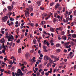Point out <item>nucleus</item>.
I'll use <instances>...</instances> for the list:
<instances>
[{
    "label": "nucleus",
    "mask_w": 76,
    "mask_h": 76,
    "mask_svg": "<svg viewBox=\"0 0 76 76\" xmlns=\"http://www.w3.org/2000/svg\"><path fill=\"white\" fill-rule=\"evenodd\" d=\"M27 71V69H25V70H24L23 71V73H26V71Z\"/></svg>",
    "instance_id": "nucleus-33"
},
{
    "label": "nucleus",
    "mask_w": 76,
    "mask_h": 76,
    "mask_svg": "<svg viewBox=\"0 0 76 76\" xmlns=\"http://www.w3.org/2000/svg\"><path fill=\"white\" fill-rule=\"evenodd\" d=\"M4 70V69H0V72H3Z\"/></svg>",
    "instance_id": "nucleus-37"
},
{
    "label": "nucleus",
    "mask_w": 76,
    "mask_h": 76,
    "mask_svg": "<svg viewBox=\"0 0 76 76\" xmlns=\"http://www.w3.org/2000/svg\"><path fill=\"white\" fill-rule=\"evenodd\" d=\"M10 20L11 21H13V20H14V19L13 18H10Z\"/></svg>",
    "instance_id": "nucleus-42"
},
{
    "label": "nucleus",
    "mask_w": 76,
    "mask_h": 76,
    "mask_svg": "<svg viewBox=\"0 0 76 76\" xmlns=\"http://www.w3.org/2000/svg\"><path fill=\"white\" fill-rule=\"evenodd\" d=\"M7 10V9H4L3 12H6V11Z\"/></svg>",
    "instance_id": "nucleus-55"
},
{
    "label": "nucleus",
    "mask_w": 76,
    "mask_h": 76,
    "mask_svg": "<svg viewBox=\"0 0 76 76\" xmlns=\"http://www.w3.org/2000/svg\"><path fill=\"white\" fill-rule=\"evenodd\" d=\"M50 57L51 58H57V57L56 56H55L53 55H51Z\"/></svg>",
    "instance_id": "nucleus-19"
},
{
    "label": "nucleus",
    "mask_w": 76,
    "mask_h": 76,
    "mask_svg": "<svg viewBox=\"0 0 76 76\" xmlns=\"http://www.w3.org/2000/svg\"><path fill=\"white\" fill-rule=\"evenodd\" d=\"M43 48H44V49H46L47 48V46H43Z\"/></svg>",
    "instance_id": "nucleus-50"
},
{
    "label": "nucleus",
    "mask_w": 76,
    "mask_h": 76,
    "mask_svg": "<svg viewBox=\"0 0 76 76\" xmlns=\"http://www.w3.org/2000/svg\"><path fill=\"white\" fill-rule=\"evenodd\" d=\"M68 20H69V17H67V18L66 19V20L67 22H68Z\"/></svg>",
    "instance_id": "nucleus-52"
},
{
    "label": "nucleus",
    "mask_w": 76,
    "mask_h": 76,
    "mask_svg": "<svg viewBox=\"0 0 76 76\" xmlns=\"http://www.w3.org/2000/svg\"><path fill=\"white\" fill-rule=\"evenodd\" d=\"M74 14L75 15V16H76V10H75L74 12Z\"/></svg>",
    "instance_id": "nucleus-64"
},
{
    "label": "nucleus",
    "mask_w": 76,
    "mask_h": 76,
    "mask_svg": "<svg viewBox=\"0 0 76 76\" xmlns=\"http://www.w3.org/2000/svg\"><path fill=\"white\" fill-rule=\"evenodd\" d=\"M70 44V42H68L67 43H65L64 44V46H68V45H69V44Z\"/></svg>",
    "instance_id": "nucleus-12"
},
{
    "label": "nucleus",
    "mask_w": 76,
    "mask_h": 76,
    "mask_svg": "<svg viewBox=\"0 0 76 76\" xmlns=\"http://www.w3.org/2000/svg\"><path fill=\"white\" fill-rule=\"evenodd\" d=\"M40 75V74L39 72H37V76H39Z\"/></svg>",
    "instance_id": "nucleus-46"
},
{
    "label": "nucleus",
    "mask_w": 76,
    "mask_h": 76,
    "mask_svg": "<svg viewBox=\"0 0 76 76\" xmlns=\"http://www.w3.org/2000/svg\"><path fill=\"white\" fill-rule=\"evenodd\" d=\"M60 51H61V50L60 49H57L56 50V53H59V52H60Z\"/></svg>",
    "instance_id": "nucleus-30"
},
{
    "label": "nucleus",
    "mask_w": 76,
    "mask_h": 76,
    "mask_svg": "<svg viewBox=\"0 0 76 76\" xmlns=\"http://www.w3.org/2000/svg\"><path fill=\"white\" fill-rule=\"evenodd\" d=\"M57 13H55L54 15V17H55V18H57Z\"/></svg>",
    "instance_id": "nucleus-34"
},
{
    "label": "nucleus",
    "mask_w": 76,
    "mask_h": 76,
    "mask_svg": "<svg viewBox=\"0 0 76 76\" xmlns=\"http://www.w3.org/2000/svg\"><path fill=\"white\" fill-rule=\"evenodd\" d=\"M34 23H31V26H34Z\"/></svg>",
    "instance_id": "nucleus-61"
},
{
    "label": "nucleus",
    "mask_w": 76,
    "mask_h": 76,
    "mask_svg": "<svg viewBox=\"0 0 76 76\" xmlns=\"http://www.w3.org/2000/svg\"><path fill=\"white\" fill-rule=\"evenodd\" d=\"M8 19V17L7 16H5L2 18V20L3 21V22H6L7 20Z\"/></svg>",
    "instance_id": "nucleus-4"
},
{
    "label": "nucleus",
    "mask_w": 76,
    "mask_h": 76,
    "mask_svg": "<svg viewBox=\"0 0 76 76\" xmlns=\"http://www.w3.org/2000/svg\"><path fill=\"white\" fill-rule=\"evenodd\" d=\"M18 52L19 53H21L22 52V50L21 48H20L18 50Z\"/></svg>",
    "instance_id": "nucleus-31"
},
{
    "label": "nucleus",
    "mask_w": 76,
    "mask_h": 76,
    "mask_svg": "<svg viewBox=\"0 0 76 76\" xmlns=\"http://www.w3.org/2000/svg\"><path fill=\"white\" fill-rule=\"evenodd\" d=\"M58 31H60V29H59V28H56L55 29V31H56V33H57V34H58Z\"/></svg>",
    "instance_id": "nucleus-17"
},
{
    "label": "nucleus",
    "mask_w": 76,
    "mask_h": 76,
    "mask_svg": "<svg viewBox=\"0 0 76 76\" xmlns=\"http://www.w3.org/2000/svg\"><path fill=\"white\" fill-rule=\"evenodd\" d=\"M5 50H6V49H4L3 50H2V53H5Z\"/></svg>",
    "instance_id": "nucleus-39"
},
{
    "label": "nucleus",
    "mask_w": 76,
    "mask_h": 76,
    "mask_svg": "<svg viewBox=\"0 0 76 76\" xmlns=\"http://www.w3.org/2000/svg\"><path fill=\"white\" fill-rule=\"evenodd\" d=\"M28 8H29V9H30V11H31V12L33 10V8H32V6L30 5L28 6Z\"/></svg>",
    "instance_id": "nucleus-16"
},
{
    "label": "nucleus",
    "mask_w": 76,
    "mask_h": 76,
    "mask_svg": "<svg viewBox=\"0 0 76 76\" xmlns=\"http://www.w3.org/2000/svg\"><path fill=\"white\" fill-rule=\"evenodd\" d=\"M42 69H40L39 71V73H41V72H42Z\"/></svg>",
    "instance_id": "nucleus-47"
},
{
    "label": "nucleus",
    "mask_w": 76,
    "mask_h": 76,
    "mask_svg": "<svg viewBox=\"0 0 76 76\" xmlns=\"http://www.w3.org/2000/svg\"><path fill=\"white\" fill-rule=\"evenodd\" d=\"M47 13H44L42 15V18H43V19H44V16H45H45H47Z\"/></svg>",
    "instance_id": "nucleus-18"
},
{
    "label": "nucleus",
    "mask_w": 76,
    "mask_h": 76,
    "mask_svg": "<svg viewBox=\"0 0 76 76\" xmlns=\"http://www.w3.org/2000/svg\"><path fill=\"white\" fill-rule=\"evenodd\" d=\"M75 21H74V23L75 24H76V19H75Z\"/></svg>",
    "instance_id": "nucleus-63"
},
{
    "label": "nucleus",
    "mask_w": 76,
    "mask_h": 76,
    "mask_svg": "<svg viewBox=\"0 0 76 76\" xmlns=\"http://www.w3.org/2000/svg\"><path fill=\"white\" fill-rule=\"evenodd\" d=\"M55 59L56 61H58V60H59V58H57L56 57V58H55Z\"/></svg>",
    "instance_id": "nucleus-44"
},
{
    "label": "nucleus",
    "mask_w": 76,
    "mask_h": 76,
    "mask_svg": "<svg viewBox=\"0 0 76 76\" xmlns=\"http://www.w3.org/2000/svg\"><path fill=\"white\" fill-rule=\"evenodd\" d=\"M12 5H15L16 4V2H13L12 3Z\"/></svg>",
    "instance_id": "nucleus-49"
},
{
    "label": "nucleus",
    "mask_w": 76,
    "mask_h": 76,
    "mask_svg": "<svg viewBox=\"0 0 76 76\" xmlns=\"http://www.w3.org/2000/svg\"><path fill=\"white\" fill-rule=\"evenodd\" d=\"M1 48L2 49L3 48L4 49H6V46H4V44L3 43L2 45L1 46Z\"/></svg>",
    "instance_id": "nucleus-13"
},
{
    "label": "nucleus",
    "mask_w": 76,
    "mask_h": 76,
    "mask_svg": "<svg viewBox=\"0 0 76 76\" xmlns=\"http://www.w3.org/2000/svg\"><path fill=\"white\" fill-rule=\"evenodd\" d=\"M74 70H75L76 69V65H75L74 66Z\"/></svg>",
    "instance_id": "nucleus-62"
},
{
    "label": "nucleus",
    "mask_w": 76,
    "mask_h": 76,
    "mask_svg": "<svg viewBox=\"0 0 76 76\" xmlns=\"http://www.w3.org/2000/svg\"><path fill=\"white\" fill-rule=\"evenodd\" d=\"M70 14H71V12H68L67 11H66L65 14V17L66 18H68L69 15H70Z\"/></svg>",
    "instance_id": "nucleus-3"
},
{
    "label": "nucleus",
    "mask_w": 76,
    "mask_h": 76,
    "mask_svg": "<svg viewBox=\"0 0 76 76\" xmlns=\"http://www.w3.org/2000/svg\"><path fill=\"white\" fill-rule=\"evenodd\" d=\"M63 18V15H61V17H60V19H61V20H62V19Z\"/></svg>",
    "instance_id": "nucleus-53"
},
{
    "label": "nucleus",
    "mask_w": 76,
    "mask_h": 76,
    "mask_svg": "<svg viewBox=\"0 0 76 76\" xmlns=\"http://www.w3.org/2000/svg\"><path fill=\"white\" fill-rule=\"evenodd\" d=\"M49 63L50 64H52V63H53V62H54V61H53V60H51V58H50L49 59Z\"/></svg>",
    "instance_id": "nucleus-10"
},
{
    "label": "nucleus",
    "mask_w": 76,
    "mask_h": 76,
    "mask_svg": "<svg viewBox=\"0 0 76 76\" xmlns=\"http://www.w3.org/2000/svg\"><path fill=\"white\" fill-rule=\"evenodd\" d=\"M43 51L44 52H46V53H47L48 52V50L45 49H44Z\"/></svg>",
    "instance_id": "nucleus-38"
},
{
    "label": "nucleus",
    "mask_w": 76,
    "mask_h": 76,
    "mask_svg": "<svg viewBox=\"0 0 76 76\" xmlns=\"http://www.w3.org/2000/svg\"><path fill=\"white\" fill-rule=\"evenodd\" d=\"M12 67V65H9L8 66V68L9 69H10L11 67Z\"/></svg>",
    "instance_id": "nucleus-23"
},
{
    "label": "nucleus",
    "mask_w": 76,
    "mask_h": 76,
    "mask_svg": "<svg viewBox=\"0 0 76 76\" xmlns=\"http://www.w3.org/2000/svg\"><path fill=\"white\" fill-rule=\"evenodd\" d=\"M41 73L42 75H44L45 74V73H44V71H42V72Z\"/></svg>",
    "instance_id": "nucleus-43"
},
{
    "label": "nucleus",
    "mask_w": 76,
    "mask_h": 76,
    "mask_svg": "<svg viewBox=\"0 0 76 76\" xmlns=\"http://www.w3.org/2000/svg\"><path fill=\"white\" fill-rule=\"evenodd\" d=\"M19 64H20V66H24V64H21V63H19Z\"/></svg>",
    "instance_id": "nucleus-45"
},
{
    "label": "nucleus",
    "mask_w": 76,
    "mask_h": 76,
    "mask_svg": "<svg viewBox=\"0 0 76 76\" xmlns=\"http://www.w3.org/2000/svg\"><path fill=\"white\" fill-rule=\"evenodd\" d=\"M61 35H64L65 34V32L64 31H61Z\"/></svg>",
    "instance_id": "nucleus-32"
},
{
    "label": "nucleus",
    "mask_w": 76,
    "mask_h": 76,
    "mask_svg": "<svg viewBox=\"0 0 76 76\" xmlns=\"http://www.w3.org/2000/svg\"><path fill=\"white\" fill-rule=\"evenodd\" d=\"M7 8L10 11H11V10H13V8H12L10 6H9L8 7H7Z\"/></svg>",
    "instance_id": "nucleus-14"
},
{
    "label": "nucleus",
    "mask_w": 76,
    "mask_h": 76,
    "mask_svg": "<svg viewBox=\"0 0 76 76\" xmlns=\"http://www.w3.org/2000/svg\"><path fill=\"white\" fill-rule=\"evenodd\" d=\"M60 6V4H56L55 6V8H58Z\"/></svg>",
    "instance_id": "nucleus-24"
},
{
    "label": "nucleus",
    "mask_w": 76,
    "mask_h": 76,
    "mask_svg": "<svg viewBox=\"0 0 76 76\" xmlns=\"http://www.w3.org/2000/svg\"><path fill=\"white\" fill-rule=\"evenodd\" d=\"M1 33H2V34H4V31H1Z\"/></svg>",
    "instance_id": "nucleus-60"
},
{
    "label": "nucleus",
    "mask_w": 76,
    "mask_h": 76,
    "mask_svg": "<svg viewBox=\"0 0 76 76\" xmlns=\"http://www.w3.org/2000/svg\"><path fill=\"white\" fill-rule=\"evenodd\" d=\"M14 70H15V66H13L12 68V71H14Z\"/></svg>",
    "instance_id": "nucleus-36"
},
{
    "label": "nucleus",
    "mask_w": 76,
    "mask_h": 76,
    "mask_svg": "<svg viewBox=\"0 0 76 76\" xmlns=\"http://www.w3.org/2000/svg\"><path fill=\"white\" fill-rule=\"evenodd\" d=\"M47 67H51V64H50L48 63L47 64Z\"/></svg>",
    "instance_id": "nucleus-22"
},
{
    "label": "nucleus",
    "mask_w": 76,
    "mask_h": 76,
    "mask_svg": "<svg viewBox=\"0 0 76 76\" xmlns=\"http://www.w3.org/2000/svg\"><path fill=\"white\" fill-rule=\"evenodd\" d=\"M15 75L16 76H19V74H18V73H15Z\"/></svg>",
    "instance_id": "nucleus-59"
},
{
    "label": "nucleus",
    "mask_w": 76,
    "mask_h": 76,
    "mask_svg": "<svg viewBox=\"0 0 76 76\" xmlns=\"http://www.w3.org/2000/svg\"><path fill=\"white\" fill-rule=\"evenodd\" d=\"M43 33H44V34H45V35L47 34V32H46V31H44Z\"/></svg>",
    "instance_id": "nucleus-51"
},
{
    "label": "nucleus",
    "mask_w": 76,
    "mask_h": 76,
    "mask_svg": "<svg viewBox=\"0 0 76 76\" xmlns=\"http://www.w3.org/2000/svg\"><path fill=\"white\" fill-rule=\"evenodd\" d=\"M57 21V19L56 18H53V22L54 23H55Z\"/></svg>",
    "instance_id": "nucleus-27"
},
{
    "label": "nucleus",
    "mask_w": 76,
    "mask_h": 76,
    "mask_svg": "<svg viewBox=\"0 0 76 76\" xmlns=\"http://www.w3.org/2000/svg\"><path fill=\"white\" fill-rule=\"evenodd\" d=\"M25 66H24L22 67L21 68V69L22 71H23L25 69Z\"/></svg>",
    "instance_id": "nucleus-28"
},
{
    "label": "nucleus",
    "mask_w": 76,
    "mask_h": 76,
    "mask_svg": "<svg viewBox=\"0 0 76 76\" xmlns=\"http://www.w3.org/2000/svg\"><path fill=\"white\" fill-rule=\"evenodd\" d=\"M62 39H64V41H66L67 39V37L65 36H63L62 37Z\"/></svg>",
    "instance_id": "nucleus-20"
},
{
    "label": "nucleus",
    "mask_w": 76,
    "mask_h": 76,
    "mask_svg": "<svg viewBox=\"0 0 76 76\" xmlns=\"http://www.w3.org/2000/svg\"><path fill=\"white\" fill-rule=\"evenodd\" d=\"M0 42L2 43H4L5 42V39H4V38H3L0 40Z\"/></svg>",
    "instance_id": "nucleus-8"
},
{
    "label": "nucleus",
    "mask_w": 76,
    "mask_h": 76,
    "mask_svg": "<svg viewBox=\"0 0 76 76\" xmlns=\"http://www.w3.org/2000/svg\"><path fill=\"white\" fill-rule=\"evenodd\" d=\"M59 29L60 31H63V27H60L59 28Z\"/></svg>",
    "instance_id": "nucleus-29"
},
{
    "label": "nucleus",
    "mask_w": 76,
    "mask_h": 76,
    "mask_svg": "<svg viewBox=\"0 0 76 76\" xmlns=\"http://www.w3.org/2000/svg\"><path fill=\"white\" fill-rule=\"evenodd\" d=\"M47 70H48V69H44V71L45 72H47Z\"/></svg>",
    "instance_id": "nucleus-56"
},
{
    "label": "nucleus",
    "mask_w": 76,
    "mask_h": 76,
    "mask_svg": "<svg viewBox=\"0 0 76 76\" xmlns=\"http://www.w3.org/2000/svg\"><path fill=\"white\" fill-rule=\"evenodd\" d=\"M29 11V9L28 8H26V10L24 11L25 14V15L26 17H27V18H28V17H29V15L30 14Z\"/></svg>",
    "instance_id": "nucleus-2"
},
{
    "label": "nucleus",
    "mask_w": 76,
    "mask_h": 76,
    "mask_svg": "<svg viewBox=\"0 0 76 76\" xmlns=\"http://www.w3.org/2000/svg\"><path fill=\"white\" fill-rule=\"evenodd\" d=\"M74 22H72V23H71V26H73V25H74Z\"/></svg>",
    "instance_id": "nucleus-48"
},
{
    "label": "nucleus",
    "mask_w": 76,
    "mask_h": 76,
    "mask_svg": "<svg viewBox=\"0 0 76 76\" xmlns=\"http://www.w3.org/2000/svg\"><path fill=\"white\" fill-rule=\"evenodd\" d=\"M46 44H47V46H49L50 44H49V43H48V42H46Z\"/></svg>",
    "instance_id": "nucleus-40"
},
{
    "label": "nucleus",
    "mask_w": 76,
    "mask_h": 76,
    "mask_svg": "<svg viewBox=\"0 0 76 76\" xmlns=\"http://www.w3.org/2000/svg\"><path fill=\"white\" fill-rule=\"evenodd\" d=\"M4 72L5 73H7L8 74H9V73H10L9 71L7 72V71H4Z\"/></svg>",
    "instance_id": "nucleus-41"
},
{
    "label": "nucleus",
    "mask_w": 76,
    "mask_h": 76,
    "mask_svg": "<svg viewBox=\"0 0 76 76\" xmlns=\"http://www.w3.org/2000/svg\"><path fill=\"white\" fill-rule=\"evenodd\" d=\"M41 1L40 0V1H38L37 2V3L38 4V6H40L41 5Z\"/></svg>",
    "instance_id": "nucleus-21"
},
{
    "label": "nucleus",
    "mask_w": 76,
    "mask_h": 76,
    "mask_svg": "<svg viewBox=\"0 0 76 76\" xmlns=\"http://www.w3.org/2000/svg\"><path fill=\"white\" fill-rule=\"evenodd\" d=\"M33 42L34 44H35L37 43V41H36V40L35 39H34L33 40Z\"/></svg>",
    "instance_id": "nucleus-35"
},
{
    "label": "nucleus",
    "mask_w": 76,
    "mask_h": 76,
    "mask_svg": "<svg viewBox=\"0 0 76 76\" xmlns=\"http://www.w3.org/2000/svg\"><path fill=\"white\" fill-rule=\"evenodd\" d=\"M45 24V21H43L41 22L40 23V25H42V26H44V24Z\"/></svg>",
    "instance_id": "nucleus-11"
},
{
    "label": "nucleus",
    "mask_w": 76,
    "mask_h": 76,
    "mask_svg": "<svg viewBox=\"0 0 76 76\" xmlns=\"http://www.w3.org/2000/svg\"><path fill=\"white\" fill-rule=\"evenodd\" d=\"M26 59H28V57H29V53H27L26 54Z\"/></svg>",
    "instance_id": "nucleus-9"
},
{
    "label": "nucleus",
    "mask_w": 76,
    "mask_h": 76,
    "mask_svg": "<svg viewBox=\"0 0 76 76\" xmlns=\"http://www.w3.org/2000/svg\"><path fill=\"white\" fill-rule=\"evenodd\" d=\"M50 31L51 32H54L55 28H54L53 27H51L50 28Z\"/></svg>",
    "instance_id": "nucleus-15"
},
{
    "label": "nucleus",
    "mask_w": 76,
    "mask_h": 76,
    "mask_svg": "<svg viewBox=\"0 0 76 76\" xmlns=\"http://www.w3.org/2000/svg\"><path fill=\"white\" fill-rule=\"evenodd\" d=\"M9 35V34L8 32L6 33V38H7L8 39V41H13V40H12V39L13 40L14 39V37H13V36L12 35H11L10 36H8Z\"/></svg>",
    "instance_id": "nucleus-1"
},
{
    "label": "nucleus",
    "mask_w": 76,
    "mask_h": 76,
    "mask_svg": "<svg viewBox=\"0 0 76 76\" xmlns=\"http://www.w3.org/2000/svg\"><path fill=\"white\" fill-rule=\"evenodd\" d=\"M8 63L10 64H11V65H12V64H13V63L12 61H9Z\"/></svg>",
    "instance_id": "nucleus-25"
},
{
    "label": "nucleus",
    "mask_w": 76,
    "mask_h": 76,
    "mask_svg": "<svg viewBox=\"0 0 76 76\" xmlns=\"http://www.w3.org/2000/svg\"><path fill=\"white\" fill-rule=\"evenodd\" d=\"M74 56V55H73V53L72 52H70V54L69 55V58H72Z\"/></svg>",
    "instance_id": "nucleus-6"
},
{
    "label": "nucleus",
    "mask_w": 76,
    "mask_h": 76,
    "mask_svg": "<svg viewBox=\"0 0 76 76\" xmlns=\"http://www.w3.org/2000/svg\"><path fill=\"white\" fill-rule=\"evenodd\" d=\"M61 45L59 43H58L56 45V46L57 47H60V46Z\"/></svg>",
    "instance_id": "nucleus-26"
},
{
    "label": "nucleus",
    "mask_w": 76,
    "mask_h": 76,
    "mask_svg": "<svg viewBox=\"0 0 76 76\" xmlns=\"http://www.w3.org/2000/svg\"><path fill=\"white\" fill-rule=\"evenodd\" d=\"M17 72L18 73H19V74H20V75H23V73L21 71V70L20 69H18V71Z\"/></svg>",
    "instance_id": "nucleus-7"
},
{
    "label": "nucleus",
    "mask_w": 76,
    "mask_h": 76,
    "mask_svg": "<svg viewBox=\"0 0 76 76\" xmlns=\"http://www.w3.org/2000/svg\"><path fill=\"white\" fill-rule=\"evenodd\" d=\"M45 75L46 76H48V75H49V74L48 72H46L45 73Z\"/></svg>",
    "instance_id": "nucleus-57"
},
{
    "label": "nucleus",
    "mask_w": 76,
    "mask_h": 76,
    "mask_svg": "<svg viewBox=\"0 0 76 76\" xmlns=\"http://www.w3.org/2000/svg\"><path fill=\"white\" fill-rule=\"evenodd\" d=\"M39 47H40L41 48V43H39Z\"/></svg>",
    "instance_id": "nucleus-58"
},
{
    "label": "nucleus",
    "mask_w": 76,
    "mask_h": 76,
    "mask_svg": "<svg viewBox=\"0 0 76 76\" xmlns=\"http://www.w3.org/2000/svg\"><path fill=\"white\" fill-rule=\"evenodd\" d=\"M70 44L71 45H74V43H73V42H71Z\"/></svg>",
    "instance_id": "nucleus-54"
},
{
    "label": "nucleus",
    "mask_w": 76,
    "mask_h": 76,
    "mask_svg": "<svg viewBox=\"0 0 76 76\" xmlns=\"http://www.w3.org/2000/svg\"><path fill=\"white\" fill-rule=\"evenodd\" d=\"M49 58H50L47 55H45L44 57V59L46 61H47V60H49Z\"/></svg>",
    "instance_id": "nucleus-5"
}]
</instances>
